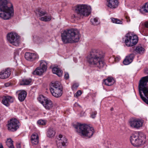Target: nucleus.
Masks as SVG:
<instances>
[{
  "label": "nucleus",
  "mask_w": 148,
  "mask_h": 148,
  "mask_svg": "<svg viewBox=\"0 0 148 148\" xmlns=\"http://www.w3.org/2000/svg\"><path fill=\"white\" fill-rule=\"evenodd\" d=\"M11 74V71L9 68H7L2 70L0 72V78L5 79L8 78Z\"/></svg>",
  "instance_id": "nucleus-14"
},
{
  "label": "nucleus",
  "mask_w": 148,
  "mask_h": 148,
  "mask_svg": "<svg viewBox=\"0 0 148 148\" xmlns=\"http://www.w3.org/2000/svg\"><path fill=\"white\" fill-rule=\"evenodd\" d=\"M134 56L133 53H132L129 55L128 56H127V57L130 60H131L132 62L134 58Z\"/></svg>",
  "instance_id": "nucleus-40"
},
{
  "label": "nucleus",
  "mask_w": 148,
  "mask_h": 148,
  "mask_svg": "<svg viewBox=\"0 0 148 148\" xmlns=\"http://www.w3.org/2000/svg\"><path fill=\"white\" fill-rule=\"evenodd\" d=\"M148 82V76L142 77L138 85L139 94L143 100L148 104V88L146 87Z\"/></svg>",
  "instance_id": "nucleus-4"
},
{
  "label": "nucleus",
  "mask_w": 148,
  "mask_h": 148,
  "mask_svg": "<svg viewBox=\"0 0 148 148\" xmlns=\"http://www.w3.org/2000/svg\"><path fill=\"white\" fill-rule=\"evenodd\" d=\"M14 101V98L11 96H4L2 100V103L7 106L10 105V103H12Z\"/></svg>",
  "instance_id": "nucleus-16"
},
{
  "label": "nucleus",
  "mask_w": 148,
  "mask_h": 148,
  "mask_svg": "<svg viewBox=\"0 0 148 148\" xmlns=\"http://www.w3.org/2000/svg\"><path fill=\"white\" fill-rule=\"evenodd\" d=\"M46 15L44 17H41L40 18V20L41 21L45 22L49 21H50L52 18V16L51 14L48 15Z\"/></svg>",
  "instance_id": "nucleus-27"
},
{
  "label": "nucleus",
  "mask_w": 148,
  "mask_h": 148,
  "mask_svg": "<svg viewBox=\"0 0 148 148\" xmlns=\"http://www.w3.org/2000/svg\"><path fill=\"white\" fill-rule=\"evenodd\" d=\"M144 25L146 27L148 28V20L145 22Z\"/></svg>",
  "instance_id": "nucleus-44"
},
{
  "label": "nucleus",
  "mask_w": 148,
  "mask_h": 148,
  "mask_svg": "<svg viewBox=\"0 0 148 148\" xmlns=\"http://www.w3.org/2000/svg\"><path fill=\"white\" fill-rule=\"evenodd\" d=\"M38 101L42 104L45 103L46 100L45 97L43 95H40L38 98Z\"/></svg>",
  "instance_id": "nucleus-32"
},
{
  "label": "nucleus",
  "mask_w": 148,
  "mask_h": 148,
  "mask_svg": "<svg viewBox=\"0 0 148 148\" xmlns=\"http://www.w3.org/2000/svg\"><path fill=\"white\" fill-rule=\"evenodd\" d=\"M14 14L12 5H10L7 0H0V18L4 20H9L13 16Z\"/></svg>",
  "instance_id": "nucleus-3"
},
{
  "label": "nucleus",
  "mask_w": 148,
  "mask_h": 148,
  "mask_svg": "<svg viewBox=\"0 0 148 148\" xmlns=\"http://www.w3.org/2000/svg\"><path fill=\"white\" fill-rule=\"evenodd\" d=\"M79 86V84L78 83H75L72 86V89L73 90H75L77 89Z\"/></svg>",
  "instance_id": "nucleus-37"
},
{
  "label": "nucleus",
  "mask_w": 148,
  "mask_h": 148,
  "mask_svg": "<svg viewBox=\"0 0 148 148\" xmlns=\"http://www.w3.org/2000/svg\"><path fill=\"white\" fill-rule=\"evenodd\" d=\"M132 62L131 59H129L127 57L123 61V63L124 64L127 65L129 64Z\"/></svg>",
  "instance_id": "nucleus-35"
},
{
  "label": "nucleus",
  "mask_w": 148,
  "mask_h": 148,
  "mask_svg": "<svg viewBox=\"0 0 148 148\" xmlns=\"http://www.w3.org/2000/svg\"><path fill=\"white\" fill-rule=\"evenodd\" d=\"M118 5V0H107V5L111 8H116Z\"/></svg>",
  "instance_id": "nucleus-18"
},
{
  "label": "nucleus",
  "mask_w": 148,
  "mask_h": 148,
  "mask_svg": "<svg viewBox=\"0 0 148 148\" xmlns=\"http://www.w3.org/2000/svg\"><path fill=\"white\" fill-rule=\"evenodd\" d=\"M145 135L142 132H136L130 137V141L134 146L138 147L145 143Z\"/></svg>",
  "instance_id": "nucleus-7"
},
{
  "label": "nucleus",
  "mask_w": 148,
  "mask_h": 148,
  "mask_svg": "<svg viewBox=\"0 0 148 148\" xmlns=\"http://www.w3.org/2000/svg\"><path fill=\"white\" fill-rule=\"evenodd\" d=\"M16 146L17 148H21V146L20 143H17L16 144Z\"/></svg>",
  "instance_id": "nucleus-46"
},
{
  "label": "nucleus",
  "mask_w": 148,
  "mask_h": 148,
  "mask_svg": "<svg viewBox=\"0 0 148 148\" xmlns=\"http://www.w3.org/2000/svg\"><path fill=\"white\" fill-rule=\"evenodd\" d=\"M75 11L77 14H73L72 17L80 18L81 17L88 16L91 13V8L86 5H78L76 7Z\"/></svg>",
  "instance_id": "nucleus-5"
},
{
  "label": "nucleus",
  "mask_w": 148,
  "mask_h": 148,
  "mask_svg": "<svg viewBox=\"0 0 148 148\" xmlns=\"http://www.w3.org/2000/svg\"><path fill=\"white\" fill-rule=\"evenodd\" d=\"M103 53L99 50L92 49L88 57V62L92 64L96 65L99 68L103 67L105 63L103 61Z\"/></svg>",
  "instance_id": "nucleus-2"
},
{
  "label": "nucleus",
  "mask_w": 148,
  "mask_h": 148,
  "mask_svg": "<svg viewBox=\"0 0 148 148\" xmlns=\"http://www.w3.org/2000/svg\"><path fill=\"white\" fill-rule=\"evenodd\" d=\"M25 58L27 60L30 61H33L38 58V55L34 53L29 52H26L25 54Z\"/></svg>",
  "instance_id": "nucleus-15"
},
{
  "label": "nucleus",
  "mask_w": 148,
  "mask_h": 148,
  "mask_svg": "<svg viewBox=\"0 0 148 148\" xmlns=\"http://www.w3.org/2000/svg\"><path fill=\"white\" fill-rule=\"evenodd\" d=\"M19 36L16 33L11 32L7 35V39L8 41L15 46H18L19 43Z\"/></svg>",
  "instance_id": "nucleus-9"
},
{
  "label": "nucleus",
  "mask_w": 148,
  "mask_h": 148,
  "mask_svg": "<svg viewBox=\"0 0 148 148\" xmlns=\"http://www.w3.org/2000/svg\"><path fill=\"white\" fill-rule=\"evenodd\" d=\"M113 79L111 77H108L107 79L103 80V83L106 85L108 86L112 85L113 83Z\"/></svg>",
  "instance_id": "nucleus-26"
},
{
  "label": "nucleus",
  "mask_w": 148,
  "mask_h": 148,
  "mask_svg": "<svg viewBox=\"0 0 148 148\" xmlns=\"http://www.w3.org/2000/svg\"><path fill=\"white\" fill-rule=\"evenodd\" d=\"M143 121L142 120L135 118L131 119L129 121V125L131 127L138 129L143 126Z\"/></svg>",
  "instance_id": "nucleus-12"
},
{
  "label": "nucleus",
  "mask_w": 148,
  "mask_h": 148,
  "mask_svg": "<svg viewBox=\"0 0 148 148\" xmlns=\"http://www.w3.org/2000/svg\"><path fill=\"white\" fill-rule=\"evenodd\" d=\"M75 128L77 132L83 136L90 138L93 134V128L86 124H82L76 125L75 126Z\"/></svg>",
  "instance_id": "nucleus-6"
},
{
  "label": "nucleus",
  "mask_w": 148,
  "mask_h": 148,
  "mask_svg": "<svg viewBox=\"0 0 148 148\" xmlns=\"http://www.w3.org/2000/svg\"><path fill=\"white\" fill-rule=\"evenodd\" d=\"M113 108H112L111 109H110V110L111 111H113Z\"/></svg>",
  "instance_id": "nucleus-49"
},
{
  "label": "nucleus",
  "mask_w": 148,
  "mask_h": 148,
  "mask_svg": "<svg viewBox=\"0 0 148 148\" xmlns=\"http://www.w3.org/2000/svg\"><path fill=\"white\" fill-rule=\"evenodd\" d=\"M53 73L57 75L58 76L61 77L62 75V71L59 68L57 67H53L52 69Z\"/></svg>",
  "instance_id": "nucleus-23"
},
{
  "label": "nucleus",
  "mask_w": 148,
  "mask_h": 148,
  "mask_svg": "<svg viewBox=\"0 0 148 148\" xmlns=\"http://www.w3.org/2000/svg\"><path fill=\"white\" fill-rule=\"evenodd\" d=\"M115 61L116 62H118L119 60H120V58L118 57H116L115 59Z\"/></svg>",
  "instance_id": "nucleus-45"
},
{
  "label": "nucleus",
  "mask_w": 148,
  "mask_h": 148,
  "mask_svg": "<svg viewBox=\"0 0 148 148\" xmlns=\"http://www.w3.org/2000/svg\"><path fill=\"white\" fill-rule=\"evenodd\" d=\"M82 92L80 90H78L77 92L75 94L74 97H78L81 95Z\"/></svg>",
  "instance_id": "nucleus-39"
},
{
  "label": "nucleus",
  "mask_w": 148,
  "mask_h": 148,
  "mask_svg": "<svg viewBox=\"0 0 148 148\" xmlns=\"http://www.w3.org/2000/svg\"><path fill=\"white\" fill-rule=\"evenodd\" d=\"M35 12L37 16H44L47 15V13L45 11H43L40 9H37L35 11Z\"/></svg>",
  "instance_id": "nucleus-25"
},
{
  "label": "nucleus",
  "mask_w": 148,
  "mask_h": 148,
  "mask_svg": "<svg viewBox=\"0 0 148 148\" xmlns=\"http://www.w3.org/2000/svg\"><path fill=\"white\" fill-rule=\"evenodd\" d=\"M19 58V53L17 51H16L14 53V58L16 60Z\"/></svg>",
  "instance_id": "nucleus-38"
},
{
  "label": "nucleus",
  "mask_w": 148,
  "mask_h": 148,
  "mask_svg": "<svg viewBox=\"0 0 148 148\" xmlns=\"http://www.w3.org/2000/svg\"><path fill=\"white\" fill-rule=\"evenodd\" d=\"M144 49L142 47L138 46L134 49L133 52L136 54L137 53L142 54L144 52Z\"/></svg>",
  "instance_id": "nucleus-24"
},
{
  "label": "nucleus",
  "mask_w": 148,
  "mask_h": 148,
  "mask_svg": "<svg viewBox=\"0 0 148 148\" xmlns=\"http://www.w3.org/2000/svg\"><path fill=\"white\" fill-rule=\"evenodd\" d=\"M64 77L65 79H67L69 78V74L68 73H66L64 75Z\"/></svg>",
  "instance_id": "nucleus-43"
},
{
  "label": "nucleus",
  "mask_w": 148,
  "mask_h": 148,
  "mask_svg": "<svg viewBox=\"0 0 148 148\" xmlns=\"http://www.w3.org/2000/svg\"><path fill=\"white\" fill-rule=\"evenodd\" d=\"M36 42L38 43H39L41 42L42 41V38L39 37H36Z\"/></svg>",
  "instance_id": "nucleus-42"
},
{
  "label": "nucleus",
  "mask_w": 148,
  "mask_h": 148,
  "mask_svg": "<svg viewBox=\"0 0 148 148\" xmlns=\"http://www.w3.org/2000/svg\"><path fill=\"white\" fill-rule=\"evenodd\" d=\"M44 107L47 110H49L52 108L53 104L50 99H47L45 103L42 104Z\"/></svg>",
  "instance_id": "nucleus-20"
},
{
  "label": "nucleus",
  "mask_w": 148,
  "mask_h": 148,
  "mask_svg": "<svg viewBox=\"0 0 148 148\" xmlns=\"http://www.w3.org/2000/svg\"><path fill=\"white\" fill-rule=\"evenodd\" d=\"M5 86L6 87L8 86L9 85V83H6L5 84Z\"/></svg>",
  "instance_id": "nucleus-48"
},
{
  "label": "nucleus",
  "mask_w": 148,
  "mask_h": 148,
  "mask_svg": "<svg viewBox=\"0 0 148 148\" xmlns=\"http://www.w3.org/2000/svg\"><path fill=\"white\" fill-rule=\"evenodd\" d=\"M55 133V130L53 128H50L48 130L47 135L49 137H52L54 136Z\"/></svg>",
  "instance_id": "nucleus-29"
},
{
  "label": "nucleus",
  "mask_w": 148,
  "mask_h": 148,
  "mask_svg": "<svg viewBox=\"0 0 148 148\" xmlns=\"http://www.w3.org/2000/svg\"><path fill=\"white\" fill-rule=\"evenodd\" d=\"M97 114V112L96 111L92 112L91 114V117L93 119L95 118L96 117Z\"/></svg>",
  "instance_id": "nucleus-41"
},
{
  "label": "nucleus",
  "mask_w": 148,
  "mask_h": 148,
  "mask_svg": "<svg viewBox=\"0 0 148 148\" xmlns=\"http://www.w3.org/2000/svg\"><path fill=\"white\" fill-rule=\"evenodd\" d=\"M125 43L128 47H131L135 45L138 42V37L134 34L129 33L125 36Z\"/></svg>",
  "instance_id": "nucleus-8"
},
{
  "label": "nucleus",
  "mask_w": 148,
  "mask_h": 148,
  "mask_svg": "<svg viewBox=\"0 0 148 148\" xmlns=\"http://www.w3.org/2000/svg\"><path fill=\"white\" fill-rule=\"evenodd\" d=\"M140 12L142 13L148 12V2L145 3L140 10Z\"/></svg>",
  "instance_id": "nucleus-31"
},
{
  "label": "nucleus",
  "mask_w": 148,
  "mask_h": 148,
  "mask_svg": "<svg viewBox=\"0 0 148 148\" xmlns=\"http://www.w3.org/2000/svg\"><path fill=\"white\" fill-rule=\"evenodd\" d=\"M27 95V92L24 90L19 91L18 95V99L20 101H23L25 99Z\"/></svg>",
  "instance_id": "nucleus-21"
},
{
  "label": "nucleus",
  "mask_w": 148,
  "mask_h": 148,
  "mask_svg": "<svg viewBox=\"0 0 148 148\" xmlns=\"http://www.w3.org/2000/svg\"><path fill=\"white\" fill-rule=\"evenodd\" d=\"M19 121L16 119H12L8 122V128L11 131H16L19 127Z\"/></svg>",
  "instance_id": "nucleus-11"
},
{
  "label": "nucleus",
  "mask_w": 148,
  "mask_h": 148,
  "mask_svg": "<svg viewBox=\"0 0 148 148\" xmlns=\"http://www.w3.org/2000/svg\"><path fill=\"white\" fill-rule=\"evenodd\" d=\"M90 21L92 23V24L94 25H97L99 23L98 22V19L97 18H91Z\"/></svg>",
  "instance_id": "nucleus-34"
},
{
  "label": "nucleus",
  "mask_w": 148,
  "mask_h": 148,
  "mask_svg": "<svg viewBox=\"0 0 148 148\" xmlns=\"http://www.w3.org/2000/svg\"><path fill=\"white\" fill-rule=\"evenodd\" d=\"M67 140L66 138L63 137L62 135L60 134L56 140V144L58 148H66V143Z\"/></svg>",
  "instance_id": "nucleus-13"
},
{
  "label": "nucleus",
  "mask_w": 148,
  "mask_h": 148,
  "mask_svg": "<svg viewBox=\"0 0 148 148\" xmlns=\"http://www.w3.org/2000/svg\"><path fill=\"white\" fill-rule=\"evenodd\" d=\"M31 82V79H24L20 81V84L21 85H27L30 84Z\"/></svg>",
  "instance_id": "nucleus-28"
},
{
  "label": "nucleus",
  "mask_w": 148,
  "mask_h": 148,
  "mask_svg": "<svg viewBox=\"0 0 148 148\" xmlns=\"http://www.w3.org/2000/svg\"><path fill=\"white\" fill-rule=\"evenodd\" d=\"M80 33L77 29H72L64 30L61 34V37L64 44L77 42L79 40Z\"/></svg>",
  "instance_id": "nucleus-1"
},
{
  "label": "nucleus",
  "mask_w": 148,
  "mask_h": 148,
  "mask_svg": "<svg viewBox=\"0 0 148 148\" xmlns=\"http://www.w3.org/2000/svg\"><path fill=\"white\" fill-rule=\"evenodd\" d=\"M47 63L45 61H40V66L37 67L32 73L33 75H40L46 71Z\"/></svg>",
  "instance_id": "nucleus-10"
},
{
  "label": "nucleus",
  "mask_w": 148,
  "mask_h": 148,
  "mask_svg": "<svg viewBox=\"0 0 148 148\" xmlns=\"http://www.w3.org/2000/svg\"><path fill=\"white\" fill-rule=\"evenodd\" d=\"M50 92L52 95L54 97L58 98L60 97L62 94V88L57 89L54 88L50 89Z\"/></svg>",
  "instance_id": "nucleus-17"
},
{
  "label": "nucleus",
  "mask_w": 148,
  "mask_h": 148,
  "mask_svg": "<svg viewBox=\"0 0 148 148\" xmlns=\"http://www.w3.org/2000/svg\"><path fill=\"white\" fill-rule=\"evenodd\" d=\"M60 85V83L58 81L52 83L50 85V90L52 88L54 89V88L56 89L62 88Z\"/></svg>",
  "instance_id": "nucleus-22"
},
{
  "label": "nucleus",
  "mask_w": 148,
  "mask_h": 148,
  "mask_svg": "<svg viewBox=\"0 0 148 148\" xmlns=\"http://www.w3.org/2000/svg\"><path fill=\"white\" fill-rule=\"evenodd\" d=\"M31 140L33 145H37L39 142V137L38 134L36 133L32 134L31 136Z\"/></svg>",
  "instance_id": "nucleus-19"
},
{
  "label": "nucleus",
  "mask_w": 148,
  "mask_h": 148,
  "mask_svg": "<svg viewBox=\"0 0 148 148\" xmlns=\"http://www.w3.org/2000/svg\"><path fill=\"white\" fill-rule=\"evenodd\" d=\"M111 19L113 23L118 24H122V21L119 19L114 18H112Z\"/></svg>",
  "instance_id": "nucleus-33"
},
{
  "label": "nucleus",
  "mask_w": 148,
  "mask_h": 148,
  "mask_svg": "<svg viewBox=\"0 0 148 148\" xmlns=\"http://www.w3.org/2000/svg\"><path fill=\"white\" fill-rule=\"evenodd\" d=\"M125 18L127 20V22H129L130 21V17L129 16H125Z\"/></svg>",
  "instance_id": "nucleus-47"
},
{
  "label": "nucleus",
  "mask_w": 148,
  "mask_h": 148,
  "mask_svg": "<svg viewBox=\"0 0 148 148\" xmlns=\"http://www.w3.org/2000/svg\"><path fill=\"white\" fill-rule=\"evenodd\" d=\"M13 141L10 138L8 139L6 142V145L9 148H14L13 145Z\"/></svg>",
  "instance_id": "nucleus-30"
},
{
  "label": "nucleus",
  "mask_w": 148,
  "mask_h": 148,
  "mask_svg": "<svg viewBox=\"0 0 148 148\" xmlns=\"http://www.w3.org/2000/svg\"><path fill=\"white\" fill-rule=\"evenodd\" d=\"M37 123L39 125H44L46 124V122L45 120H39L38 121Z\"/></svg>",
  "instance_id": "nucleus-36"
}]
</instances>
